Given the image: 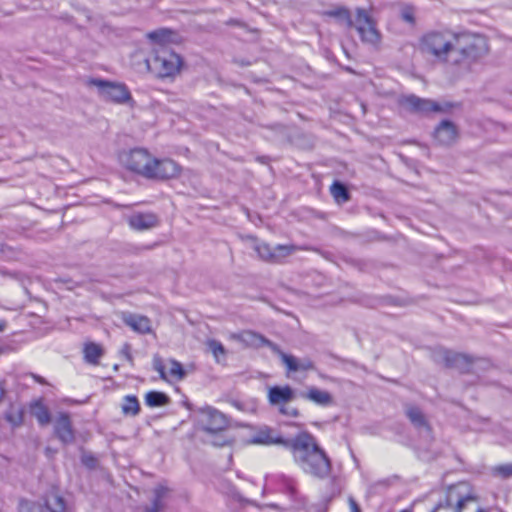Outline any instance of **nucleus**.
I'll return each instance as SVG.
<instances>
[{
  "instance_id": "obj_27",
  "label": "nucleus",
  "mask_w": 512,
  "mask_h": 512,
  "mask_svg": "<svg viewBox=\"0 0 512 512\" xmlns=\"http://www.w3.org/2000/svg\"><path fill=\"white\" fill-rule=\"evenodd\" d=\"M330 191L334 199L339 203L347 202L350 199L347 187L339 181H335L331 185Z\"/></svg>"
},
{
  "instance_id": "obj_2",
  "label": "nucleus",
  "mask_w": 512,
  "mask_h": 512,
  "mask_svg": "<svg viewBox=\"0 0 512 512\" xmlns=\"http://www.w3.org/2000/svg\"><path fill=\"white\" fill-rule=\"evenodd\" d=\"M300 469L315 478L325 479L331 473V460L316 438L302 431L291 438L287 448Z\"/></svg>"
},
{
  "instance_id": "obj_43",
  "label": "nucleus",
  "mask_w": 512,
  "mask_h": 512,
  "mask_svg": "<svg viewBox=\"0 0 512 512\" xmlns=\"http://www.w3.org/2000/svg\"><path fill=\"white\" fill-rule=\"evenodd\" d=\"M40 512H47V511H45L44 509H40Z\"/></svg>"
},
{
  "instance_id": "obj_40",
  "label": "nucleus",
  "mask_w": 512,
  "mask_h": 512,
  "mask_svg": "<svg viewBox=\"0 0 512 512\" xmlns=\"http://www.w3.org/2000/svg\"><path fill=\"white\" fill-rule=\"evenodd\" d=\"M7 322L5 320H0V332H3L6 328Z\"/></svg>"
},
{
  "instance_id": "obj_41",
  "label": "nucleus",
  "mask_w": 512,
  "mask_h": 512,
  "mask_svg": "<svg viewBox=\"0 0 512 512\" xmlns=\"http://www.w3.org/2000/svg\"><path fill=\"white\" fill-rule=\"evenodd\" d=\"M224 444H225V441L215 443V445H218V446H223Z\"/></svg>"
},
{
  "instance_id": "obj_4",
  "label": "nucleus",
  "mask_w": 512,
  "mask_h": 512,
  "mask_svg": "<svg viewBox=\"0 0 512 512\" xmlns=\"http://www.w3.org/2000/svg\"><path fill=\"white\" fill-rule=\"evenodd\" d=\"M324 17L333 18L338 23L345 24L348 29L355 28L362 42L376 46L381 40V34L377 29V23L370 11L357 7L355 9V22L350 10L342 5H335L331 9L322 12Z\"/></svg>"
},
{
  "instance_id": "obj_23",
  "label": "nucleus",
  "mask_w": 512,
  "mask_h": 512,
  "mask_svg": "<svg viewBox=\"0 0 512 512\" xmlns=\"http://www.w3.org/2000/svg\"><path fill=\"white\" fill-rule=\"evenodd\" d=\"M83 353L87 363L96 365L103 355V349L100 345L91 342L85 345Z\"/></svg>"
},
{
  "instance_id": "obj_28",
  "label": "nucleus",
  "mask_w": 512,
  "mask_h": 512,
  "mask_svg": "<svg viewBox=\"0 0 512 512\" xmlns=\"http://www.w3.org/2000/svg\"><path fill=\"white\" fill-rule=\"evenodd\" d=\"M4 418L12 427H19L23 423V410L19 407L11 406L5 412Z\"/></svg>"
},
{
  "instance_id": "obj_24",
  "label": "nucleus",
  "mask_w": 512,
  "mask_h": 512,
  "mask_svg": "<svg viewBox=\"0 0 512 512\" xmlns=\"http://www.w3.org/2000/svg\"><path fill=\"white\" fill-rule=\"evenodd\" d=\"M169 402L170 398L164 392L149 391L145 395V404L152 408L168 405Z\"/></svg>"
},
{
  "instance_id": "obj_12",
  "label": "nucleus",
  "mask_w": 512,
  "mask_h": 512,
  "mask_svg": "<svg viewBox=\"0 0 512 512\" xmlns=\"http://www.w3.org/2000/svg\"><path fill=\"white\" fill-rule=\"evenodd\" d=\"M201 416L203 430L208 433L215 434L223 431L228 426L226 416L212 407L202 409Z\"/></svg>"
},
{
  "instance_id": "obj_36",
  "label": "nucleus",
  "mask_w": 512,
  "mask_h": 512,
  "mask_svg": "<svg viewBox=\"0 0 512 512\" xmlns=\"http://www.w3.org/2000/svg\"><path fill=\"white\" fill-rule=\"evenodd\" d=\"M121 354L128 360L129 362L133 361V357L130 352V345L128 343L124 344L121 349Z\"/></svg>"
},
{
  "instance_id": "obj_10",
  "label": "nucleus",
  "mask_w": 512,
  "mask_h": 512,
  "mask_svg": "<svg viewBox=\"0 0 512 512\" xmlns=\"http://www.w3.org/2000/svg\"><path fill=\"white\" fill-rule=\"evenodd\" d=\"M400 104L406 110L412 113L428 114L429 112H443L447 111L450 105L446 109L442 108L437 102L429 99H423L416 95L404 96L400 99Z\"/></svg>"
},
{
  "instance_id": "obj_34",
  "label": "nucleus",
  "mask_w": 512,
  "mask_h": 512,
  "mask_svg": "<svg viewBox=\"0 0 512 512\" xmlns=\"http://www.w3.org/2000/svg\"><path fill=\"white\" fill-rule=\"evenodd\" d=\"M279 411L281 414L291 417H297L298 416V410L294 407L287 406V404L281 405L279 408Z\"/></svg>"
},
{
  "instance_id": "obj_42",
  "label": "nucleus",
  "mask_w": 512,
  "mask_h": 512,
  "mask_svg": "<svg viewBox=\"0 0 512 512\" xmlns=\"http://www.w3.org/2000/svg\"><path fill=\"white\" fill-rule=\"evenodd\" d=\"M476 512H486L483 508H478Z\"/></svg>"
},
{
  "instance_id": "obj_25",
  "label": "nucleus",
  "mask_w": 512,
  "mask_h": 512,
  "mask_svg": "<svg viewBox=\"0 0 512 512\" xmlns=\"http://www.w3.org/2000/svg\"><path fill=\"white\" fill-rule=\"evenodd\" d=\"M122 413L126 416H136L140 412V404L136 396L127 395L123 398Z\"/></svg>"
},
{
  "instance_id": "obj_22",
  "label": "nucleus",
  "mask_w": 512,
  "mask_h": 512,
  "mask_svg": "<svg viewBox=\"0 0 512 512\" xmlns=\"http://www.w3.org/2000/svg\"><path fill=\"white\" fill-rule=\"evenodd\" d=\"M305 398L320 406H329L333 402L332 396L329 392L320 390L316 387L309 388L305 394Z\"/></svg>"
},
{
  "instance_id": "obj_29",
  "label": "nucleus",
  "mask_w": 512,
  "mask_h": 512,
  "mask_svg": "<svg viewBox=\"0 0 512 512\" xmlns=\"http://www.w3.org/2000/svg\"><path fill=\"white\" fill-rule=\"evenodd\" d=\"M168 489L164 486H157L154 489V498L149 509L155 512H161L164 508L163 498L166 496Z\"/></svg>"
},
{
  "instance_id": "obj_18",
  "label": "nucleus",
  "mask_w": 512,
  "mask_h": 512,
  "mask_svg": "<svg viewBox=\"0 0 512 512\" xmlns=\"http://www.w3.org/2000/svg\"><path fill=\"white\" fill-rule=\"evenodd\" d=\"M294 397L293 390L290 386H273L269 389L268 399L271 405L288 404Z\"/></svg>"
},
{
  "instance_id": "obj_9",
  "label": "nucleus",
  "mask_w": 512,
  "mask_h": 512,
  "mask_svg": "<svg viewBox=\"0 0 512 512\" xmlns=\"http://www.w3.org/2000/svg\"><path fill=\"white\" fill-rule=\"evenodd\" d=\"M253 249L262 260L280 263L282 259L291 255L296 250V247L293 245H277L271 248L267 243L254 239Z\"/></svg>"
},
{
  "instance_id": "obj_19",
  "label": "nucleus",
  "mask_w": 512,
  "mask_h": 512,
  "mask_svg": "<svg viewBox=\"0 0 512 512\" xmlns=\"http://www.w3.org/2000/svg\"><path fill=\"white\" fill-rule=\"evenodd\" d=\"M405 414L415 428L425 429L427 432H430V425L419 407L407 405L405 408Z\"/></svg>"
},
{
  "instance_id": "obj_17",
  "label": "nucleus",
  "mask_w": 512,
  "mask_h": 512,
  "mask_svg": "<svg viewBox=\"0 0 512 512\" xmlns=\"http://www.w3.org/2000/svg\"><path fill=\"white\" fill-rule=\"evenodd\" d=\"M123 322L133 331L140 334H149L152 332L151 321L148 317L137 314H124Z\"/></svg>"
},
{
  "instance_id": "obj_14",
  "label": "nucleus",
  "mask_w": 512,
  "mask_h": 512,
  "mask_svg": "<svg viewBox=\"0 0 512 512\" xmlns=\"http://www.w3.org/2000/svg\"><path fill=\"white\" fill-rule=\"evenodd\" d=\"M54 431L57 438L63 444L73 443L75 436L72 428L71 419L67 413L59 414L54 425Z\"/></svg>"
},
{
  "instance_id": "obj_11",
  "label": "nucleus",
  "mask_w": 512,
  "mask_h": 512,
  "mask_svg": "<svg viewBox=\"0 0 512 512\" xmlns=\"http://www.w3.org/2000/svg\"><path fill=\"white\" fill-rule=\"evenodd\" d=\"M291 439L283 438L276 430L269 426L259 427L250 437L249 443L255 445H280L288 448Z\"/></svg>"
},
{
  "instance_id": "obj_15",
  "label": "nucleus",
  "mask_w": 512,
  "mask_h": 512,
  "mask_svg": "<svg viewBox=\"0 0 512 512\" xmlns=\"http://www.w3.org/2000/svg\"><path fill=\"white\" fill-rule=\"evenodd\" d=\"M129 226L137 231L148 230L158 225V216L152 212H138L131 215L128 219Z\"/></svg>"
},
{
  "instance_id": "obj_39",
  "label": "nucleus",
  "mask_w": 512,
  "mask_h": 512,
  "mask_svg": "<svg viewBox=\"0 0 512 512\" xmlns=\"http://www.w3.org/2000/svg\"><path fill=\"white\" fill-rule=\"evenodd\" d=\"M5 395L4 381L0 379V402L3 400Z\"/></svg>"
},
{
  "instance_id": "obj_8",
  "label": "nucleus",
  "mask_w": 512,
  "mask_h": 512,
  "mask_svg": "<svg viewBox=\"0 0 512 512\" xmlns=\"http://www.w3.org/2000/svg\"><path fill=\"white\" fill-rule=\"evenodd\" d=\"M463 484L452 485L447 489L445 499L440 501L431 512H437L442 508H452L454 503L455 507L453 512H463L469 502L476 500V497L470 493L464 494Z\"/></svg>"
},
{
  "instance_id": "obj_7",
  "label": "nucleus",
  "mask_w": 512,
  "mask_h": 512,
  "mask_svg": "<svg viewBox=\"0 0 512 512\" xmlns=\"http://www.w3.org/2000/svg\"><path fill=\"white\" fill-rule=\"evenodd\" d=\"M88 85L97 87L100 97L105 101L124 104L132 99L127 86L122 83L91 78L88 80Z\"/></svg>"
},
{
  "instance_id": "obj_13",
  "label": "nucleus",
  "mask_w": 512,
  "mask_h": 512,
  "mask_svg": "<svg viewBox=\"0 0 512 512\" xmlns=\"http://www.w3.org/2000/svg\"><path fill=\"white\" fill-rule=\"evenodd\" d=\"M457 136V127L450 120L441 121L434 130V138L440 145L448 146L453 144Z\"/></svg>"
},
{
  "instance_id": "obj_26",
  "label": "nucleus",
  "mask_w": 512,
  "mask_h": 512,
  "mask_svg": "<svg viewBox=\"0 0 512 512\" xmlns=\"http://www.w3.org/2000/svg\"><path fill=\"white\" fill-rule=\"evenodd\" d=\"M32 414L35 416L40 425L44 426L50 423L51 416L47 407L38 401L32 406Z\"/></svg>"
},
{
  "instance_id": "obj_37",
  "label": "nucleus",
  "mask_w": 512,
  "mask_h": 512,
  "mask_svg": "<svg viewBox=\"0 0 512 512\" xmlns=\"http://www.w3.org/2000/svg\"><path fill=\"white\" fill-rule=\"evenodd\" d=\"M349 505H350L351 512H361L359 505L353 498L349 499Z\"/></svg>"
},
{
  "instance_id": "obj_5",
  "label": "nucleus",
  "mask_w": 512,
  "mask_h": 512,
  "mask_svg": "<svg viewBox=\"0 0 512 512\" xmlns=\"http://www.w3.org/2000/svg\"><path fill=\"white\" fill-rule=\"evenodd\" d=\"M233 338L252 348L268 347L273 353L279 356L289 372L309 371L315 368L309 358L297 359L293 355L284 353L280 347L263 335L251 330L243 331Z\"/></svg>"
},
{
  "instance_id": "obj_38",
  "label": "nucleus",
  "mask_w": 512,
  "mask_h": 512,
  "mask_svg": "<svg viewBox=\"0 0 512 512\" xmlns=\"http://www.w3.org/2000/svg\"><path fill=\"white\" fill-rule=\"evenodd\" d=\"M32 377L39 384H42V385L47 384L46 380L40 375L32 374Z\"/></svg>"
},
{
  "instance_id": "obj_32",
  "label": "nucleus",
  "mask_w": 512,
  "mask_h": 512,
  "mask_svg": "<svg viewBox=\"0 0 512 512\" xmlns=\"http://www.w3.org/2000/svg\"><path fill=\"white\" fill-rule=\"evenodd\" d=\"M153 369L159 373L161 379L166 380L165 366L160 355L155 354L152 360Z\"/></svg>"
},
{
  "instance_id": "obj_6",
  "label": "nucleus",
  "mask_w": 512,
  "mask_h": 512,
  "mask_svg": "<svg viewBox=\"0 0 512 512\" xmlns=\"http://www.w3.org/2000/svg\"><path fill=\"white\" fill-rule=\"evenodd\" d=\"M148 68L158 77H172L176 75L183 64L182 58L169 46L154 47L153 54L146 60Z\"/></svg>"
},
{
  "instance_id": "obj_1",
  "label": "nucleus",
  "mask_w": 512,
  "mask_h": 512,
  "mask_svg": "<svg viewBox=\"0 0 512 512\" xmlns=\"http://www.w3.org/2000/svg\"><path fill=\"white\" fill-rule=\"evenodd\" d=\"M419 49L437 62L458 66L485 55L487 44L481 36L442 29L426 32L419 40Z\"/></svg>"
},
{
  "instance_id": "obj_16",
  "label": "nucleus",
  "mask_w": 512,
  "mask_h": 512,
  "mask_svg": "<svg viewBox=\"0 0 512 512\" xmlns=\"http://www.w3.org/2000/svg\"><path fill=\"white\" fill-rule=\"evenodd\" d=\"M439 358L444 362L445 366L465 370L471 363L467 355L442 349L438 352Z\"/></svg>"
},
{
  "instance_id": "obj_21",
  "label": "nucleus",
  "mask_w": 512,
  "mask_h": 512,
  "mask_svg": "<svg viewBox=\"0 0 512 512\" xmlns=\"http://www.w3.org/2000/svg\"><path fill=\"white\" fill-rule=\"evenodd\" d=\"M177 34L168 28H160L149 32L147 37L155 43V47L168 46L169 43L175 42Z\"/></svg>"
},
{
  "instance_id": "obj_35",
  "label": "nucleus",
  "mask_w": 512,
  "mask_h": 512,
  "mask_svg": "<svg viewBox=\"0 0 512 512\" xmlns=\"http://www.w3.org/2000/svg\"><path fill=\"white\" fill-rule=\"evenodd\" d=\"M401 18L405 22L410 23V24H413L415 22V17H414L413 10L410 9V8H406V9L402 10Z\"/></svg>"
},
{
  "instance_id": "obj_30",
  "label": "nucleus",
  "mask_w": 512,
  "mask_h": 512,
  "mask_svg": "<svg viewBox=\"0 0 512 512\" xmlns=\"http://www.w3.org/2000/svg\"><path fill=\"white\" fill-rule=\"evenodd\" d=\"M207 346L214 355L217 362H220L221 357H225L226 349L221 342L212 339L207 342Z\"/></svg>"
},
{
  "instance_id": "obj_20",
  "label": "nucleus",
  "mask_w": 512,
  "mask_h": 512,
  "mask_svg": "<svg viewBox=\"0 0 512 512\" xmlns=\"http://www.w3.org/2000/svg\"><path fill=\"white\" fill-rule=\"evenodd\" d=\"M43 505L40 509H44L47 512H65L66 503L65 500L58 495L56 492H48L43 498Z\"/></svg>"
},
{
  "instance_id": "obj_33",
  "label": "nucleus",
  "mask_w": 512,
  "mask_h": 512,
  "mask_svg": "<svg viewBox=\"0 0 512 512\" xmlns=\"http://www.w3.org/2000/svg\"><path fill=\"white\" fill-rule=\"evenodd\" d=\"M493 473L504 479L512 476V464H502L493 468Z\"/></svg>"
},
{
  "instance_id": "obj_3",
  "label": "nucleus",
  "mask_w": 512,
  "mask_h": 512,
  "mask_svg": "<svg viewBox=\"0 0 512 512\" xmlns=\"http://www.w3.org/2000/svg\"><path fill=\"white\" fill-rule=\"evenodd\" d=\"M121 164L146 179L165 180L180 174L179 165L168 158L157 159L147 149L134 148L120 154Z\"/></svg>"
},
{
  "instance_id": "obj_31",
  "label": "nucleus",
  "mask_w": 512,
  "mask_h": 512,
  "mask_svg": "<svg viewBox=\"0 0 512 512\" xmlns=\"http://www.w3.org/2000/svg\"><path fill=\"white\" fill-rule=\"evenodd\" d=\"M170 367V375L176 378L177 380H181L185 377V370L180 362L177 360H171Z\"/></svg>"
},
{
  "instance_id": "obj_44",
  "label": "nucleus",
  "mask_w": 512,
  "mask_h": 512,
  "mask_svg": "<svg viewBox=\"0 0 512 512\" xmlns=\"http://www.w3.org/2000/svg\"><path fill=\"white\" fill-rule=\"evenodd\" d=\"M401 512H408V511H406V510H403V511H401Z\"/></svg>"
}]
</instances>
